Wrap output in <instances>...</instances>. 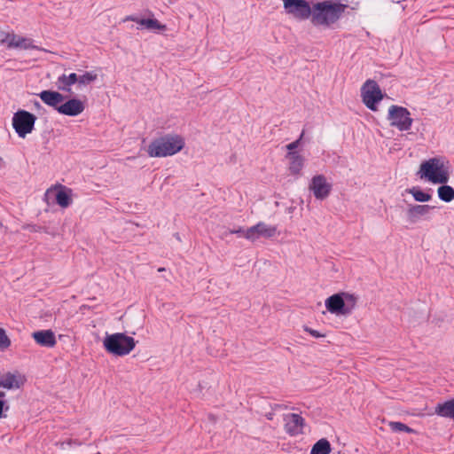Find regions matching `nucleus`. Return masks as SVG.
<instances>
[{
    "instance_id": "7ed1b4c3",
    "label": "nucleus",
    "mask_w": 454,
    "mask_h": 454,
    "mask_svg": "<svg viewBox=\"0 0 454 454\" xmlns=\"http://www.w3.org/2000/svg\"><path fill=\"white\" fill-rule=\"evenodd\" d=\"M103 344L108 353L118 356L129 354L136 346L134 338L120 333L106 335Z\"/></svg>"
},
{
    "instance_id": "b1692460",
    "label": "nucleus",
    "mask_w": 454,
    "mask_h": 454,
    "mask_svg": "<svg viewBox=\"0 0 454 454\" xmlns=\"http://www.w3.org/2000/svg\"><path fill=\"white\" fill-rule=\"evenodd\" d=\"M344 299V315H348L354 309L356 303V297L354 294H350L348 293H341Z\"/></svg>"
},
{
    "instance_id": "f03ea898",
    "label": "nucleus",
    "mask_w": 454,
    "mask_h": 454,
    "mask_svg": "<svg viewBox=\"0 0 454 454\" xmlns=\"http://www.w3.org/2000/svg\"><path fill=\"white\" fill-rule=\"evenodd\" d=\"M185 145L184 139L177 134H166L153 139L146 147L152 158H165L179 153Z\"/></svg>"
},
{
    "instance_id": "58836bf2",
    "label": "nucleus",
    "mask_w": 454,
    "mask_h": 454,
    "mask_svg": "<svg viewBox=\"0 0 454 454\" xmlns=\"http://www.w3.org/2000/svg\"><path fill=\"white\" fill-rule=\"evenodd\" d=\"M163 270H165V269H164V268H160V269L158 270V271H160V272H162Z\"/></svg>"
},
{
    "instance_id": "4c0bfd02",
    "label": "nucleus",
    "mask_w": 454,
    "mask_h": 454,
    "mask_svg": "<svg viewBox=\"0 0 454 454\" xmlns=\"http://www.w3.org/2000/svg\"><path fill=\"white\" fill-rule=\"evenodd\" d=\"M5 396V393L0 391V400H3V398Z\"/></svg>"
},
{
    "instance_id": "4be33fe9",
    "label": "nucleus",
    "mask_w": 454,
    "mask_h": 454,
    "mask_svg": "<svg viewBox=\"0 0 454 454\" xmlns=\"http://www.w3.org/2000/svg\"><path fill=\"white\" fill-rule=\"evenodd\" d=\"M20 382L15 374L7 372L0 375V387L5 389H13L20 387Z\"/></svg>"
},
{
    "instance_id": "393cba45",
    "label": "nucleus",
    "mask_w": 454,
    "mask_h": 454,
    "mask_svg": "<svg viewBox=\"0 0 454 454\" xmlns=\"http://www.w3.org/2000/svg\"><path fill=\"white\" fill-rule=\"evenodd\" d=\"M98 78V75L94 72H85L82 75H77V82L78 87L87 86L93 82H95Z\"/></svg>"
},
{
    "instance_id": "0eeeda50",
    "label": "nucleus",
    "mask_w": 454,
    "mask_h": 454,
    "mask_svg": "<svg viewBox=\"0 0 454 454\" xmlns=\"http://www.w3.org/2000/svg\"><path fill=\"white\" fill-rule=\"evenodd\" d=\"M283 6L286 14L298 20L310 19L312 6L306 0H283Z\"/></svg>"
},
{
    "instance_id": "bb28decb",
    "label": "nucleus",
    "mask_w": 454,
    "mask_h": 454,
    "mask_svg": "<svg viewBox=\"0 0 454 454\" xmlns=\"http://www.w3.org/2000/svg\"><path fill=\"white\" fill-rule=\"evenodd\" d=\"M145 29L151 31H165L167 27L166 25L161 24L158 20L153 18L146 20Z\"/></svg>"
},
{
    "instance_id": "f3484780",
    "label": "nucleus",
    "mask_w": 454,
    "mask_h": 454,
    "mask_svg": "<svg viewBox=\"0 0 454 454\" xmlns=\"http://www.w3.org/2000/svg\"><path fill=\"white\" fill-rule=\"evenodd\" d=\"M73 196L72 189L60 184L48 188L44 193V199H71Z\"/></svg>"
},
{
    "instance_id": "e433bc0d",
    "label": "nucleus",
    "mask_w": 454,
    "mask_h": 454,
    "mask_svg": "<svg viewBox=\"0 0 454 454\" xmlns=\"http://www.w3.org/2000/svg\"><path fill=\"white\" fill-rule=\"evenodd\" d=\"M5 167V162L3 158L0 157V169H3Z\"/></svg>"
},
{
    "instance_id": "aec40b11",
    "label": "nucleus",
    "mask_w": 454,
    "mask_h": 454,
    "mask_svg": "<svg viewBox=\"0 0 454 454\" xmlns=\"http://www.w3.org/2000/svg\"><path fill=\"white\" fill-rule=\"evenodd\" d=\"M77 82V74L71 73L69 74H63L57 78L55 82L56 87L59 90L71 93L72 86Z\"/></svg>"
},
{
    "instance_id": "cd10ccee",
    "label": "nucleus",
    "mask_w": 454,
    "mask_h": 454,
    "mask_svg": "<svg viewBox=\"0 0 454 454\" xmlns=\"http://www.w3.org/2000/svg\"><path fill=\"white\" fill-rule=\"evenodd\" d=\"M439 199H454V189L449 185H442L438 188Z\"/></svg>"
},
{
    "instance_id": "6ab92c4d",
    "label": "nucleus",
    "mask_w": 454,
    "mask_h": 454,
    "mask_svg": "<svg viewBox=\"0 0 454 454\" xmlns=\"http://www.w3.org/2000/svg\"><path fill=\"white\" fill-rule=\"evenodd\" d=\"M325 307L329 312L336 315H344V299L341 294H336L325 300Z\"/></svg>"
},
{
    "instance_id": "f8f14e48",
    "label": "nucleus",
    "mask_w": 454,
    "mask_h": 454,
    "mask_svg": "<svg viewBox=\"0 0 454 454\" xmlns=\"http://www.w3.org/2000/svg\"><path fill=\"white\" fill-rule=\"evenodd\" d=\"M434 207L429 205H408L406 212L407 221L410 223H416L419 221L426 219L431 213Z\"/></svg>"
},
{
    "instance_id": "a211bd4d",
    "label": "nucleus",
    "mask_w": 454,
    "mask_h": 454,
    "mask_svg": "<svg viewBox=\"0 0 454 454\" xmlns=\"http://www.w3.org/2000/svg\"><path fill=\"white\" fill-rule=\"evenodd\" d=\"M286 159L289 160L288 170L295 177L301 176L304 167V158L299 153H286Z\"/></svg>"
},
{
    "instance_id": "2eb2a0df",
    "label": "nucleus",
    "mask_w": 454,
    "mask_h": 454,
    "mask_svg": "<svg viewBox=\"0 0 454 454\" xmlns=\"http://www.w3.org/2000/svg\"><path fill=\"white\" fill-rule=\"evenodd\" d=\"M32 338L41 347L53 348L56 343L55 333L51 330H39L32 333Z\"/></svg>"
},
{
    "instance_id": "ddd939ff",
    "label": "nucleus",
    "mask_w": 454,
    "mask_h": 454,
    "mask_svg": "<svg viewBox=\"0 0 454 454\" xmlns=\"http://www.w3.org/2000/svg\"><path fill=\"white\" fill-rule=\"evenodd\" d=\"M4 41L7 43V46L9 48H17L23 50L38 49V47L34 45V42L31 38L20 36L13 33L6 34V36L4 39Z\"/></svg>"
},
{
    "instance_id": "4468645a",
    "label": "nucleus",
    "mask_w": 454,
    "mask_h": 454,
    "mask_svg": "<svg viewBox=\"0 0 454 454\" xmlns=\"http://www.w3.org/2000/svg\"><path fill=\"white\" fill-rule=\"evenodd\" d=\"M304 419L299 414L290 413L285 416V427L291 435H297L302 433Z\"/></svg>"
},
{
    "instance_id": "7c9ffc66",
    "label": "nucleus",
    "mask_w": 454,
    "mask_h": 454,
    "mask_svg": "<svg viewBox=\"0 0 454 454\" xmlns=\"http://www.w3.org/2000/svg\"><path fill=\"white\" fill-rule=\"evenodd\" d=\"M146 20L147 19H139L138 17H137L135 15H129V16H126L122 20V22L134 21V22L137 23L140 26V27H137V29H143V28H145Z\"/></svg>"
},
{
    "instance_id": "dca6fc26",
    "label": "nucleus",
    "mask_w": 454,
    "mask_h": 454,
    "mask_svg": "<svg viewBox=\"0 0 454 454\" xmlns=\"http://www.w3.org/2000/svg\"><path fill=\"white\" fill-rule=\"evenodd\" d=\"M38 96L44 104L52 107L57 112L65 99V97L60 92L50 90L41 91Z\"/></svg>"
},
{
    "instance_id": "39448f33",
    "label": "nucleus",
    "mask_w": 454,
    "mask_h": 454,
    "mask_svg": "<svg viewBox=\"0 0 454 454\" xmlns=\"http://www.w3.org/2000/svg\"><path fill=\"white\" fill-rule=\"evenodd\" d=\"M387 120L392 127L396 128L399 131H408L411 129L413 119L411 113L405 107L392 105L388 108Z\"/></svg>"
},
{
    "instance_id": "473e14b6",
    "label": "nucleus",
    "mask_w": 454,
    "mask_h": 454,
    "mask_svg": "<svg viewBox=\"0 0 454 454\" xmlns=\"http://www.w3.org/2000/svg\"><path fill=\"white\" fill-rule=\"evenodd\" d=\"M72 200H45L47 206L57 205L61 208H67L70 206Z\"/></svg>"
},
{
    "instance_id": "c85d7f7f",
    "label": "nucleus",
    "mask_w": 454,
    "mask_h": 454,
    "mask_svg": "<svg viewBox=\"0 0 454 454\" xmlns=\"http://www.w3.org/2000/svg\"><path fill=\"white\" fill-rule=\"evenodd\" d=\"M389 427L394 432L413 433L414 430L402 422H390Z\"/></svg>"
},
{
    "instance_id": "6e6552de",
    "label": "nucleus",
    "mask_w": 454,
    "mask_h": 454,
    "mask_svg": "<svg viewBox=\"0 0 454 454\" xmlns=\"http://www.w3.org/2000/svg\"><path fill=\"white\" fill-rule=\"evenodd\" d=\"M364 104L372 111L377 110V103L383 98L381 90L373 80H367L361 89Z\"/></svg>"
},
{
    "instance_id": "f704fd0d",
    "label": "nucleus",
    "mask_w": 454,
    "mask_h": 454,
    "mask_svg": "<svg viewBox=\"0 0 454 454\" xmlns=\"http://www.w3.org/2000/svg\"><path fill=\"white\" fill-rule=\"evenodd\" d=\"M245 232L246 231L243 230L242 228H239V229H233V230H230V233H232V234H239V235H242L245 237Z\"/></svg>"
},
{
    "instance_id": "2f4dec72",
    "label": "nucleus",
    "mask_w": 454,
    "mask_h": 454,
    "mask_svg": "<svg viewBox=\"0 0 454 454\" xmlns=\"http://www.w3.org/2000/svg\"><path fill=\"white\" fill-rule=\"evenodd\" d=\"M303 134H304V133L302 132V133L301 134V136H300V137H299L298 139H296L295 141H294V142H292V143H290V144H288V145H286V149H287V151H288V152H287V153H297V152L295 151V149H296V148H298V146L300 145L301 141V139H302V137H303Z\"/></svg>"
},
{
    "instance_id": "20e7f679",
    "label": "nucleus",
    "mask_w": 454,
    "mask_h": 454,
    "mask_svg": "<svg viewBox=\"0 0 454 454\" xmlns=\"http://www.w3.org/2000/svg\"><path fill=\"white\" fill-rule=\"evenodd\" d=\"M419 174L420 178H424L433 184H445L449 179L442 163L437 158H432L422 162Z\"/></svg>"
},
{
    "instance_id": "a878e982",
    "label": "nucleus",
    "mask_w": 454,
    "mask_h": 454,
    "mask_svg": "<svg viewBox=\"0 0 454 454\" xmlns=\"http://www.w3.org/2000/svg\"><path fill=\"white\" fill-rule=\"evenodd\" d=\"M405 192L411 193L414 199H431L433 196L432 192H424L419 187L407 189Z\"/></svg>"
},
{
    "instance_id": "c756f323",
    "label": "nucleus",
    "mask_w": 454,
    "mask_h": 454,
    "mask_svg": "<svg viewBox=\"0 0 454 454\" xmlns=\"http://www.w3.org/2000/svg\"><path fill=\"white\" fill-rule=\"evenodd\" d=\"M11 346V340L4 329L0 327V349H6Z\"/></svg>"
},
{
    "instance_id": "5701e85b",
    "label": "nucleus",
    "mask_w": 454,
    "mask_h": 454,
    "mask_svg": "<svg viewBox=\"0 0 454 454\" xmlns=\"http://www.w3.org/2000/svg\"><path fill=\"white\" fill-rule=\"evenodd\" d=\"M331 450L332 449L329 441L322 438L312 446L310 454H329Z\"/></svg>"
},
{
    "instance_id": "9b49d317",
    "label": "nucleus",
    "mask_w": 454,
    "mask_h": 454,
    "mask_svg": "<svg viewBox=\"0 0 454 454\" xmlns=\"http://www.w3.org/2000/svg\"><path fill=\"white\" fill-rule=\"evenodd\" d=\"M84 109L85 105L82 100L72 98L66 102H62L61 106L58 108V113L63 115L75 117L81 114Z\"/></svg>"
},
{
    "instance_id": "423d86ee",
    "label": "nucleus",
    "mask_w": 454,
    "mask_h": 454,
    "mask_svg": "<svg viewBox=\"0 0 454 454\" xmlns=\"http://www.w3.org/2000/svg\"><path fill=\"white\" fill-rule=\"evenodd\" d=\"M36 116L26 110H19L12 116V127L18 136L25 138L35 128Z\"/></svg>"
},
{
    "instance_id": "9d476101",
    "label": "nucleus",
    "mask_w": 454,
    "mask_h": 454,
    "mask_svg": "<svg viewBox=\"0 0 454 454\" xmlns=\"http://www.w3.org/2000/svg\"><path fill=\"white\" fill-rule=\"evenodd\" d=\"M309 189L316 199H323L329 195L332 190V184L323 175H317L311 179Z\"/></svg>"
},
{
    "instance_id": "f257e3e1",
    "label": "nucleus",
    "mask_w": 454,
    "mask_h": 454,
    "mask_svg": "<svg viewBox=\"0 0 454 454\" xmlns=\"http://www.w3.org/2000/svg\"><path fill=\"white\" fill-rule=\"evenodd\" d=\"M348 5L338 0H325L312 4L311 23L316 27H331L342 16Z\"/></svg>"
},
{
    "instance_id": "ea45409f",
    "label": "nucleus",
    "mask_w": 454,
    "mask_h": 454,
    "mask_svg": "<svg viewBox=\"0 0 454 454\" xmlns=\"http://www.w3.org/2000/svg\"><path fill=\"white\" fill-rule=\"evenodd\" d=\"M35 106L38 107V106H40V103L39 102H35Z\"/></svg>"
},
{
    "instance_id": "1a4fd4ad",
    "label": "nucleus",
    "mask_w": 454,
    "mask_h": 454,
    "mask_svg": "<svg viewBox=\"0 0 454 454\" xmlns=\"http://www.w3.org/2000/svg\"><path fill=\"white\" fill-rule=\"evenodd\" d=\"M276 233V226L259 222L257 224L246 230L245 238L250 241H255L260 238L270 239L274 237Z\"/></svg>"
},
{
    "instance_id": "72a5a7b5",
    "label": "nucleus",
    "mask_w": 454,
    "mask_h": 454,
    "mask_svg": "<svg viewBox=\"0 0 454 454\" xmlns=\"http://www.w3.org/2000/svg\"><path fill=\"white\" fill-rule=\"evenodd\" d=\"M304 331L309 333L314 338H321V337L325 336V334H322L318 331L311 329V328H309L308 326L304 327Z\"/></svg>"
},
{
    "instance_id": "412c9836",
    "label": "nucleus",
    "mask_w": 454,
    "mask_h": 454,
    "mask_svg": "<svg viewBox=\"0 0 454 454\" xmlns=\"http://www.w3.org/2000/svg\"><path fill=\"white\" fill-rule=\"evenodd\" d=\"M434 413L440 417L454 419V398L444 403H437Z\"/></svg>"
},
{
    "instance_id": "c9c22d12",
    "label": "nucleus",
    "mask_w": 454,
    "mask_h": 454,
    "mask_svg": "<svg viewBox=\"0 0 454 454\" xmlns=\"http://www.w3.org/2000/svg\"><path fill=\"white\" fill-rule=\"evenodd\" d=\"M4 405V400H0V418L2 417V412H3Z\"/></svg>"
}]
</instances>
